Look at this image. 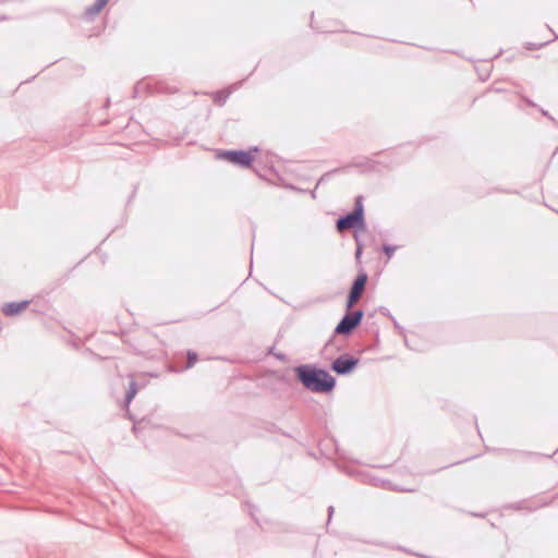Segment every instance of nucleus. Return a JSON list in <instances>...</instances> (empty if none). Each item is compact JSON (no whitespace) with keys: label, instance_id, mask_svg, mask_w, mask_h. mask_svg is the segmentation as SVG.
I'll return each instance as SVG.
<instances>
[{"label":"nucleus","instance_id":"obj_1","mask_svg":"<svg viewBox=\"0 0 558 558\" xmlns=\"http://www.w3.org/2000/svg\"><path fill=\"white\" fill-rule=\"evenodd\" d=\"M293 372L298 383L307 391L328 395L336 388V378L317 364H300L293 367Z\"/></svg>","mask_w":558,"mask_h":558},{"label":"nucleus","instance_id":"obj_2","mask_svg":"<svg viewBox=\"0 0 558 558\" xmlns=\"http://www.w3.org/2000/svg\"><path fill=\"white\" fill-rule=\"evenodd\" d=\"M350 229L355 230V233H357V231H364L366 229L365 211L362 195L355 197L354 207L350 213L340 216L336 220V230L338 232L341 233Z\"/></svg>","mask_w":558,"mask_h":558},{"label":"nucleus","instance_id":"obj_3","mask_svg":"<svg viewBox=\"0 0 558 558\" xmlns=\"http://www.w3.org/2000/svg\"><path fill=\"white\" fill-rule=\"evenodd\" d=\"M259 148L257 146L251 147L248 150L242 149H229V150H219L217 153V158L221 160H226L234 166L240 168H251L255 156L254 153L258 151Z\"/></svg>","mask_w":558,"mask_h":558},{"label":"nucleus","instance_id":"obj_4","mask_svg":"<svg viewBox=\"0 0 558 558\" xmlns=\"http://www.w3.org/2000/svg\"><path fill=\"white\" fill-rule=\"evenodd\" d=\"M364 317L362 310H345V314L337 324L333 332L340 336H350L361 325Z\"/></svg>","mask_w":558,"mask_h":558},{"label":"nucleus","instance_id":"obj_5","mask_svg":"<svg viewBox=\"0 0 558 558\" xmlns=\"http://www.w3.org/2000/svg\"><path fill=\"white\" fill-rule=\"evenodd\" d=\"M144 90L150 94H174L179 89L161 80H148L137 82L133 88V97L136 98Z\"/></svg>","mask_w":558,"mask_h":558},{"label":"nucleus","instance_id":"obj_6","mask_svg":"<svg viewBox=\"0 0 558 558\" xmlns=\"http://www.w3.org/2000/svg\"><path fill=\"white\" fill-rule=\"evenodd\" d=\"M367 281V272L361 269V271L357 274V276L352 281V284L350 287L345 301V310H352L355 306V304L360 301L363 293L365 292Z\"/></svg>","mask_w":558,"mask_h":558},{"label":"nucleus","instance_id":"obj_7","mask_svg":"<svg viewBox=\"0 0 558 558\" xmlns=\"http://www.w3.org/2000/svg\"><path fill=\"white\" fill-rule=\"evenodd\" d=\"M360 363V359L349 354L343 353L336 357L331 364L330 368L332 372H335L337 375L340 376H347L353 373V371L356 368V366Z\"/></svg>","mask_w":558,"mask_h":558},{"label":"nucleus","instance_id":"obj_8","mask_svg":"<svg viewBox=\"0 0 558 558\" xmlns=\"http://www.w3.org/2000/svg\"><path fill=\"white\" fill-rule=\"evenodd\" d=\"M549 505V501H546L544 499H523L517 502H512L508 506L509 509L512 510H526L529 512H533L539 508H543L545 506Z\"/></svg>","mask_w":558,"mask_h":558},{"label":"nucleus","instance_id":"obj_9","mask_svg":"<svg viewBox=\"0 0 558 558\" xmlns=\"http://www.w3.org/2000/svg\"><path fill=\"white\" fill-rule=\"evenodd\" d=\"M31 304L29 300H23L20 302H8L1 307L2 313L8 317H14L20 315Z\"/></svg>","mask_w":558,"mask_h":558},{"label":"nucleus","instance_id":"obj_10","mask_svg":"<svg viewBox=\"0 0 558 558\" xmlns=\"http://www.w3.org/2000/svg\"><path fill=\"white\" fill-rule=\"evenodd\" d=\"M378 162L368 158L363 157L359 160L352 161L351 163H348L342 167L343 170L354 167L361 169L363 172H373L376 170Z\"/></svg>","mask_w":558,"mask_h":558},{"label":"nucleus","instance_id":"obj_11","mask_svg":"<svg viewBox=\"0 0 558 558\" xmlns=\"http://www.w3.org/2000/svg\"><path fill=\"white\" fill-rule=\"evenodd\" d=\"M136 393H137V384L135 380L132 379L130 381L129 388L125 392L124 402L126 405H129L132 402V400L134 399Z\"/></svg>","mask_w":558,"mask_h":558},{"label":"nucleus","instance_id":"obj_12","mask_svg":"<svg viewBox=\"0 0 558 558\" xmlns=\"http://www.w3.org/2000/svg\"><path fill=\"white\" fill-rule=\"evenodd\" d=\"M231 90H217L216 93H214V101L218 106H223L227 99L229 98Z\"/></svg>","mask_w":558,"mask_h":558},{"label":"nucleus","instance_id":"obj_13","mask_svg":"<svg viewBox=\"0 0 558 558\" xmlns=\"http://www.w3.org/2000/svg\"><path fill=\"white\" fill-rule=\"evenodd\" d=\"M340 171H343L342 167L341 168H336V169H332L326 173H324L317 181L316 183V187H318L319 185L324 184L325 182L329 181L330 178L335 174V173H338Z\"/></svg>","mask_w":558,"mask_h":558},{"label":"nucleus","instance_id":"obj_14","mask_svg":"<svg viewBox=\"0 0 558 558\" xmlns=\"http://www.w3.org/2000/svg\"><path fill=\"white\" fill-rule=\"evenodd\" d=\"M354 241L356 243L355 259H356L357 264H361V257H362V253H363V243L357 233H354Z\"/></svg>","mask_w":558,"mask_h":558},{"label":"nucleus","instance_id":"obj_15","mask_svg":"<svg viewBox=\"0 0 558 558\" xmlns=\"http://www.w3.org/2000/svg\"><path fill=\"white\" fill-rule=\"evenodd\" d=\"M101 10L102 9H100L99 7H97L96 3H94L90 7L86 8V10L84 12V16L87 20H90V19H93L94 15L98 14Z\"/></svg>","mask_w":558,"mask_h":558},{"label":"nucleus","instance_id":"obj_16","mask_svg":"<svg viewBox=\"0 0 558 558\" xmlns=\"http://www.w3.org/2000/svg\"><path fill=\"white\" fill-rule=\"evenodd\" d=\"M373 484L375 486H381V487H386V488H390L392 490H399V492H405V489H401V488H398V487H392L390 485V482L389 481H386V480H378V478H374L373 480Z\"/></svg>","mask_w":558,"mask_h":558},{"label":"nucleus","instance_id":"obj_17","mask_svg":"<svg viewBox=\"0 0 558 558\" xmlns=\"http://www.w3.org/2000/svg\"><path fill=\"white\" fill-rule=\"evenodd\" d=\"M186 357H187V361H186L185 368L193 367L198 360V355L194 351H187Z\"/></svg>","mask_w":558,"mask_h":558},{"label":"nucleus","instance_id":"obj_18","mask_svg":"<svg viewBox=\"0 0 558 558\" xmlns=\"http://www.w3.org/2000/svg\"><path fill=\"white\" fill-rule=\"evenodd\" d=\"M397 248H398L397 245H391V244L385 243V244H383L381 251L387 256V258L390 259L393 256Z\"/></svg>","mask_w":558,"mask_h":558},{"label":"nucleus","instance_id":"obj_19","mask_svg":"<svg viewBox=\"0 0 558 558\" xmlns=\"http://www.w3.org/2000/svg\"><path fill=\"white\" fill-rule=\"evenodd\" d=\"M269 353L272 354L277 360L281 362H288V356L284 353L281 352H274V349H269Z\"/></svg>","mask_w":558,"mask_h":558},{"label":"nucleus","instance_id":"obj_20","mask_svg":"<svg viewBox=\"0 0 558 558\" xmlns=\"http://www.w3.org/2000/svg\"><path fill=\"white\" fill-rule=\"evenodd\" d=\"M548 43H549V40L545 41V43H539V44L527 43L526 44V49H529V50H537V49H541L544 46H546Z\"/></svg>","mask_w":558,"mask_h":558},{"label":"nucleus","instance_id":"obj_21","mask_svg":"<svg viewBox=\"0 0 558 558\" xmlns=\"http://www.w3.org/2000/svg\"><path fill=\"white\" fill-rule=\"evenodd\" d=\"M246 506L248 507V511H250L251 517L254 519V521L257 524H259L258 519L255 517V513L258 511L257 507L252 505V504H246Z\"/></svg>","mask_w":558,"mask_h":558},{"label":"nucleus","instance_id":"obj_22","mask_svg":"<svg viewBox=\"0 0 558 558\" xmlns=\"http://www.w3.org/2000/svg\"><path fill=\"white\" fill-rule=\"evenodd\" d=\"M541 113L546 117L548 120H550L555 125H558L557 120L545 109L539 108Z\"/></svg>","mask_w":558,"mask_h":558},{"label":"nucleus","instance_id":"obj_23","mask_svg":"<svg viewBox=\"0 0 558 558\" xmlns=\"http://www.w3.org/2000/svg\"><path fill=\"white\" fill-rule=\"evenodd\" d=\"M391 322L393 324L395 329L398 330V332L401 336H404L405 335V329L397 322V319L393 318Z\"/></svg>","mask_w":558,"mask_h":558},{"label":"nucleus","instance_id":"obj_24","mask_svg":"<svg viewBox=\"0 0 558 558\" xmlns=\"http://www.w3.org/2000/svg\"><path fill=\"white\" fill-rule=\"evenodd\" d=\"M379 312L383 315L387 316L390 320H392L395 318V316L390 313V311L387 307H380Z\"/></svg>","mask_w":558,"mask_h":558},{"label":"nucleus","instance_id":"obj_25","mask_svg":"<svg viewBox=\"0 0 558 558\" xmlns=\"http://www.w3.org/2000/svg\"><path fill=\"white\" fill-rule=\"evenodd\" d=\"M327 512H328L327 524H329L332 519L335 508L332 506H329L327 509Z\"/></svg>","mask_w":558,"mask_h":558},{"label":"nucleus","instance_id":"obj_26","mask_svg":"<svg viewBox=\"0 0 558 558\" xmlns=\"http://www.w3.org/2000/svg\"><path fill=\"white\" fill-rule=\"evenodd\" d=\"M109 0H96L95 3L97 4V7H99L100 9H104L106 7V4L108 3Z\"/></svg>","mask_w":558,"mask_h":558},{"label":"nucleus","instance_id":"obj_27","mask_svg":"<svg viewBox=\"0 0 558 558\" xmlns=\"http://www.w3.org/2000/svg\"><path fill=\"white\" fill-rule=\"evenodd\" d=\"M109 0H96L95 3L97 4V7H99L100 9H104L106 7V4L108 3Z\"/></svg>","mask_w":558,"mask_h":558},{"label":"nucleus","instance_id":"obj_28","mask_svg":"<svg viewBox=\"0 0 558 558\" xmlns=\"http://www.w3.org/2000/svg\"><path fill=\"white\" fill-rule=\"evenodd\" d=\"M522 99L526 102L527 106L537 107V105L532 99H530L527 97H523V96H522Z\"/></svg>","mask_w":558,"mask_h":558},{"label":"nucleus","instance_id":"obj_29","mask_svg":"<svg viewBox=\"0 0 558 558\" xmlns=\"http://www.w3.org/2000/svg\"><path fill=\"white\" fill-rule=\"evenodd\" d=\"M403 337V341H404V344L409 348V349H412V347L410 345V341L408 340L407 338V335L402 336Z\"/></svg>","mask_w":558,"mask_h":558},{"label":"nucleus","instance_id":"obj_30","mask_svg":"<svg viewBox=\"0 0 558 558\" xmlns=\"http://www.w3.org/2000/svg\"><path fill=\"white\" fill-rule=\"evenodd\" d=\"M369 543H371V544H374V545H376V546H383V547H385V546H386V544H385L384 542H369Z\"/></svg>","mask_w":558,"mask_h":558},{"label":"nucleus","instance_id":"obj_31","mask_svg":"<svg viewBox=\"0 0 558 558\" xmlns=\"http://www.w3.org/2000/svg\"><path fill=\"white\" fill-rule=\"evenodd\" d=\"M316 189H317V187L315 186V189H314L313 191H311V196H312L313 198H316Z\"/></svg>","mask_w":558,"mask_h":558},{"label":"nucleus","instance_id":"obj_32","mask_svg":"<svg viewBox=\"0 0 558 558\" xmlns=\"http://www.w3.org/2000/svg\"><path fill=\"white\" fill-rule=\"evenodd\" d=\"M7 20V16L5 15H0V21H4Z\"/></svg>","mask_w":558,"mask_h":558},{"label":"nucleus","instance_id":"obj_33","mask_svg":"<svg viewBox=\"0 0 558 558\" xmlns=\"http://www.w3.org/2000/svg\"><path fill=\"white\" fill-rule=\"evenodd\" d=\"M557 451H558V448H557V450L555 452H557Z\"/></svg>","mask_w":558,"mask_h":558}]
</instances>
